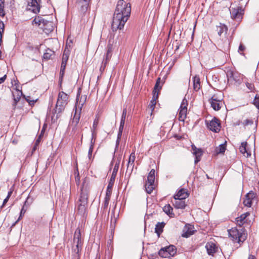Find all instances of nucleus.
Here are the masks:
<instances>
[{
  "label": "nucleus",
  "instance_id": "64",
  "mask_svg": "<svg viewBox=\"0 0 259 259\" xmlns=\"http://www.w3.org/2000/svg\"><path fill=\"white\" fill-rule=\"evenodd\" d=\"M194 35V27L193 28V30L192 31V36L193 37Z\"/></svg>",
  "mask_w": 259,
  "mask_h": 259
},
{
  "label": "nucleus",
  "instance_id": "28",
  "mask_svg": "<svg viewBox=\"0 0 259 259\" xmlns=\"http://www.w3.org/2000/svg\"><path fill=\"white\" fill-rule=\"evenodd\" d=\"M158 93L156 94L155 93H153V96L152 100L151 101L150 104L149 106V109L151 111V113L154 110L155 106L156 103V100L158 98Z\"/></svg>",
  "mask_w": 259,
  "mask_h": 259
},
{
  "label": "nucleus",
  "instance_id": "43",
  "mask_svg": "<svg viewBox=\"0 0 259 259\" xmlns=\"http://www.w3.org/2000/svg\"><path fill=\"white\" fill-rule=\"evenodd\" d=\"M109 200H110V199H109V198H105L104 204H103V208L104 209L107 208L108 205H109Z\"/></svg>",
  "mask_w": 259,
  "mask_h": 259
},
{
  "label": "nucleus",
  "instance_id": "3",
  "mask_svg": "<svg viewBox=\"0 0 259 259\" xmlns=\"http://www.w3.org/2000/svg\"><path fill=\"white\" fill-rule=\"evenodd\" d=\"M68 96L63 92H59L55 109L53 111L52 122H55L60 116V114L64 110L65 106L68 103Z\"/></svg>",
  "mask_w": 259,
  "mask_h": 259
},
{
  "label": "nucleus",
  "instance_id": "10",
  "mask_svg": "<svg viewBox=\"0 0 259 259\" xmlns=\"http://www.w3.org/2000/svg\"><path fill=\"white\" fill-rule=\"evenodd\" d=\"M187 105V101L185 99H183L179 110L178 118L180 121H184L186 117Z\"/></svg>",
  "mask_w": 259,
  "mask_h": 259
},
{
  "label": "nucleus",
  "instance_id": "37",
  "mask_svg": "<svg viewBox=\"0 0 259 259\" xmlns=\"http://www.w3.org/2000/svg\"><path fill=\"white\" fill-rule=\"evenodd\" d=\"M200 82L199 78L195 76V91L200 89Z\"/></svg>",
  "mask_w": 259,
  "mask_h": 259
},
{
  "label": "nucleus",
  "instance_id": "56",
  "mask_svg": "<svg viewBox=\"0 0 259 259\" xmlns=\"http://www.w3.org/2000/svg\"><path fill=\"white\" fill-rule=\"evenodd\" d=\"M7 75H5L3 77H0V84L4 82L6 79Z\"/></svg>",
  "mask_w": 259,
  "mask_h": 259
},
{
  "label": "nucleus",
  "instance_id": "14",
  "mask_svg": "<svg viewBox=\"0 0 259 259\" xmlns=\"http://www.w3.org/2000/svg\"><path fill=\"white\" fill-rule=\"evenodd\" d=\"M33 24L40 26V27L45 29V25L51 26L52 28V23L51 22L45 21L42 17L38 16L35 18L33 21Z\"/></svg>",
  "mask_w": 259,
  "mask_h": 259
},
{
  "label": "nucleus",
  "instance_id": "60",
  "mask_svg": "<svg viewBox=\"0 0 259 259\" xmlns=\"http://www.w3.org/2000/svg\"><path fill=\"white\" fill-rule=\"evenodd\" d=\"M248 259H256V258L255 256L250 254L249 255Z\"/></svg>",
  "mask_w": 259,
  "mask_h": 259
},
{
  "label": "nucleus",
  "instance_id": "5",
  "mask_svg": "<svg viewBox=\"0 0 259 259\" xmlns=\"http://www.w3.org/2000/svg\"><path fill=\"white\" fill-rule=\"evenodd\" d=\"M228 233L230 237L235 242H243L247 237V234L242 229L239 230L236 228H233L228 231Z\"/></svg>",
  "mask_w": 259,
  "mask_h": 259
},
{
  "label": "nucleus",
  "instance_id": "22",
  "mask_svg": "<svg viewBox=\"0 0 259 259\" xmlns=\"http://www.w3.org/2000/svg\"><path fill=\"white\" fill-rule=\"evenodd\" d=\"M135 158V154L134 152H132L130 156L127 165V169L130 170L131 172L133 171L134 167Z\"/></svg>",
  "mask_w": 259,
  "mask_h": 259
},
{
  "label": "nucleus",
  "instance_id": "41",
  "mask_svg": "<svg viewBox=\"0 0 259 259\" xmlns=\"http://www.w3.org/2000/svg\"><path fill=\"white\" fill-rule=\"evenodd\" d=\"M4 5L3 2H0V16H4L5 15V12L4 10Z\"/></svg>",
  "mask_w": 259,
  "mask_h": 259
},
{
  "label": "nucleus",
  "instance_id": "15",
  "mask_svg": "<svg viewBox=\"0 0 259 259\" xmlns=\"http://www.w3.org/2000/svg\"><path fill=\"white\" fill-rule=\"evenodd\" d=\"M194 233V226L191 224H186L183 230L182 236L184 238H188Z\"/></svg>",
  "mask_w": 259,
  "mask_h": 259
},
{
  "label": "nucleus",
  "instance_id": "18",
  "mask_svg": "<svg viewBox=\"0 0 259 259\" xmlns=\"http://www.w3.org/2000/svg\"><path fill=\"white\" fill-rule=\"evenodd\" d=\"M205 248L207 250V253L209 255H213L217 251L218 247L216 244L213 241H210L207 243L205 245Z\"/></svg>",
  "mask_w": 259,
  "mask_h": 259
},
{
  "label": "nucleus",
  "instance_id": "9",
  "mask_svg": "<svg viewBox=\"0 0 259 259\" xmlns=\"http://www.w3.org/2000/svg\"><path fill=\"white\" fill-rule=\"evenodd\" d=\"M254 203H257L256 194L252 191H250L245 195L243 203L245 206L251 207Z\"/></svg>",
  "mask_w": 259,
  "mask_h": 259
},
{
  "label": "nucleus",
  "instance_id": "55",
  "mask_svg": "<svg viewBox=\"0 0 259 259\" xmlns=\"http://www.w3.org/2000/svg\"><path fill=\"white\" fill-rule=\"evenodd\" d=\"M65 69H62V68L60 69V78L61 79L63 77V76L64 74Z\"/></svg>",
  "mask_w": 259,
  "mask_h": 259
},
{
  "label": "nucleus",
  "instance_id": "30",
  "mask_svg": "<svg viewBox=\"0 0 259 259\" xmlns=\"http://www.w3.org/2000/svg\"><path fill=\"white\" fill-rule=\"evenodd\" d=\"M163 210L170 217H174V214L172 213V208L169 204L165 205L163 208Z\"/></svg>",
  "mask_w": 259,
  "mask_h": 259
},
{
  "label": "nucleus",
  "instance_id": "6",
  "mask_svg": "<svg viewBox=\"0 0 259 259\" xmlns=\"http://www.w3.org/2000/svg\"><path fill=\"white\" fill-rule=\"evenodd\" d=\"M155 170L154 169H151L148 174L147 181L145 185V190L149 194H150L155 188Z\"/></svg>",
  "mask_w": 259,
  "mask_h": 259
},
{
  "label": "nucleus",
  "instance_id": "31",
  "mask_svg": "<svg viewBox=\"0 0 259 259\" xmlns=\"http://www.w3.org/2000/svg\"><path fill=\"white\" fill-rule=\"evenodd\" d=\"M203 154V151L201 149H197L195 147V163L200 160L201 157Z\"/></svg>",
  "mask_w": 259,
  "mask_h": 259
},
{
  "label": "nucleus",
  "instance_id": "12",
  "mask_svg": "<svg viewBox=\"0 0 259 259\" xmlns=\"http://www.w3.org/2000/svg\"><path fill=\"white\" fill-rule=\"evenodd\" d=\"M207 127L211 131L218 133L220 131L221 125L219 121L214 117L211 121H206Z\"/></svg>",
  "mask_w": 259,
  "mask_h": 259
},
{
  "label": "nucleus",
  "instance_id": "63",
  "mask_svg": "<svg viewBox=\"0 0 259 259\" xmlns=\"http://www.w3.org/2000/svg\"><path fill=\"white\" fill-rule=\"evenodd\" d=\"M12 193V191H10V192H8V196H7V197H8V198H9L10 197V196H11Z\"/></svg>",
  "mask_w": 259,
  "mask_h": 259
},
{
  "label": "nucleus",
  "instance_id": "47",
  "mask_svg": "<svg viewBox=\"0 0 259 259\" xmlns=\"http://www.w3.org/2000/svg\"><path fill=\"white\" fill-rule=\"evenodd\" d=\"M25 210H24V207H23L21 210V212H20V215L19 218V219H18V220L15 223V224L13 225H15L16 224V223H17L19 220L20 219H21V217L22 215H24V214L25 213Z\"/></svg>",
  "mask_w": 259,
  "mask_h": 259
},
{
  "label": "nucleus",
  "instance_id": "17",
  "mask_svg": "<svg viewBox=\"0 0 259 259\" xmlns=\"http://www.w3.org/2000/svg\"><path fill=\"white\" fill-rule=\"evenodd\" d=\"M227 77L228 78V81H231L232 80H234L238 83L241 82L239 75L237 72H234L231 70L228 71L227 72Z\"/></svg>",
  "mask_w": 259,
  "mask_h": 259
},
{
  "label": "nucleus",
  "instance_id": "53",
  "mask_svg": "<svg viewBox=\"0 0 259 259\" xmlns=\"http://www.w3.org/2000/svg\"><path fill=\"white\" fill-rule=\"evenodd\" d=\"M244 50L245 47L242 44H240L239 47L238 52L241 54V52H243Z\"/></svg>",
  "mask_w": 259,
  "mask_h": 259
},
{
  "label": "nucleus",
  "instance_id": "50",
  "mask_svg": "<svg viewBox=\"0 0 259 259\" xmlns=\"http://www.w3.org/2000/svg\"><path fill=\"white\" fill-rule=\"evenodd\" d=\"M125 119L121 118L119 129H123Z\"/></svg>",
  "mask_w": 259,
  "mask_h": 259
},
{
  "label": "nucleus",
  "instance_id": "34",
  "mask_svg": "<svg viewBox=\"0 0 259 259\" xmlns=\"http://www.w3.org/2000/svg\"><path fill=\"white\" fill-rule=\"evenodd\" d=\"M160 78H158L157 79L156 84L155 85L154 90H153V93H155L157 94H158V91L160 90L161 87L160 86Z\"/></svg>",
  "mask_w": 259,
  "mask_h": 259
},
{
  "label": "nucleus",
  "instance_id": "16",
  "mask_svg": "<svg viewBox=\"0 0 259 259\" xmlns=\"http://www.w3.org/2000/svg\"><path fill=\"white\" fill-rule=\"evenodd\" d=\"M209 103L211 107L215 111L219 110L223 105V102L220 100H218L214 96L209 100Z\"/></svg>",
  "mask_w": 259,
  "mask_h": 259
},
{
  "label": "nucleus",
  "instance_id": "24",
  "mask_svg": "<svg viewBox=\"0 0 259 259\" xmlns=\"http://www.w3.org/2000/svg\"><path fill=\"white\" fill-rule=\"evenodd\" d=\"M188 196V194L186 190L182 189L180 190L178 193L175 195L174 198L181 199H185Z\"/></svg>",
  "mask_w": 259,
  "mask_h": 259
},
{
  "label": "nucleus",
  "instance_id": "36",
  "mask_svg": "<svg viewBox=\"0 0 259 259\" xmlns=\"http://www.w3.org/2000/svg\"><path fill=\"white\" fill-rule=\"evenodd\" d=\"M94 142H92V141H91V145H90V148H89V152H88V157H89V159H91V156H92V152H93V148H94Z\"/></svg>",
  "mask_w": 259,
  "mask_h": 259
},
{
  "label": "nucleus",
  "instance_id": "32",
  "mask_svg": "<svg viewBox=\"0 0 259 259\" xmlns=\"http://www.w3.org/2000/svg\"><path fill=\"white\" fill-rule=\"evenodd\" d=\"M70 52V50L68 49V43H67L63 54L62 60L68 61Z\"/></svg>",
  "mask_w": 259,
  "mask_h": 259
},
{
  "label": "nucleus",
  "instance_id": "2",
  "mask_svg": "<svg viewBox=\"0 0 259 259\" xmlns=\"http://www.w3.org/2000/svg\"><path fill=\"white\" fill-rule=\"evenodd\" d=\"M88 197L89 188L88 184L84 181L82 183L80 193L78 199L76 201L77 212L83 217L87 215Z\"/></svg>",
  "mask_w": 259,
  "mask_h": 259
},
{
  "label": "nucleus",
  "instance_id": "19",
  "mask_svg": "<svg viewBox=\"0 0 259 259\" xmlns=\"http://www.w3.org/2000/svg\"><path fill=\"white\" fill-rule=\"evenodd\" d=\"M80 92L77 93L76 99V109L77 107L81 110L83 104L85 102L87 97L85 96H81L80 97Z\"/></svg>",
  "mask_w": 259,
  "mask_h": 259
},
{
  "label": "nucleus",
  "instance_id": "42",
  "mask_svg": "<svg viewBox=\"0 0 259 259\" xmlns=\"http://www.w3.org/2000/svg\"><path fill=\"white\" fill-rule=\"evenodd\" d=\"M112 192V188H107L106 191V196L105 198L110 199Z\"/></svg>",
  "mask_w": 259,
  "mask_h": 259
},
{
  "label": "nucleus",
  "instance_id": "7",
  "mask_svg": "<svg viewBox=\"0 0 259 259\" xmlns=\"http://www.w3.org/2000/svg\"><path fill=\"white\" fill-rule=\"evenodd\" d=\"M176 250L175 246L169 245L161 248L159 251V254L162 257H168L170 256H174L176 253Z\"/></svg>",
  "mask_w": 259,
  "mask_h": 259
},
{
  "label": "nucleus",
  "instance_id": "44",
  "mask_svg": "<svg viewBox=\"0 0 259 259\" xmlns=\"http://www.w3.org/2000/svg\"><path fill=\"white\" fill-rule=\"evenodd\" d=\"M253 104L259 109V97H255L254 100H253Z\"/></svg>",
  "mask_w": 259,
  "mask_h": 259
},
{
  "label": "nucleus",
  "instance_id": "59",
  "mask_svg": "<svg viewBox=\"0 0 259 259\" xmlns=\"http://www.w3.org/2000/svg\"><path fill=\"white\" fill-rule=\"evenodd\" d=\"M27 100V101L29 103V104L31 105V104H33L35 102V101L34 100H28V99H26Z\"/></svg>",
  "mask_w": 259,
  "mask_h": 259
},
{
  "label": "nucleus",
  "instance_id": "39",
  "mask_svg": "<svg viewBox=\"0 0 259 259\" xmlns=\"http://www.w3.org/2000/svg\"><path fill=\"white\" fill-rule=\"evenodd\" d=\"M52 54L53 52L51 50H49V52H47L44 53L43 57L45 59H50Z\"/></svg>",
  "mask_w": 259,
  "mask_h": 259
},
{
  "label": "nucleus",
  "instance_id": "62",
  "mask_svg": "<svg viewBox=\"0 0 259 259\" xmlns=\"http://www.w3.org/2000/svg\"><path fill=\"white\" fill-rule=\"evenodd\" d=\"M71 42H72L71 41H70V42H68V40L67 41V42H66V44L68 43V49H69V50H70V48L71 47V44H70Z\"/></svg>",
  "mask_w": 259,
  "mask_h": 259
},
{
  "label": "nucleus",
  "instance_id": "38",
  "mask_svg": "<svg viewBox=\"0 0 259 259\" xmlns=\"http://www.w3.org/2000/svg\"><path fill=\"white\" fill-rule=\"evenodd\" d=\"M245 84H246V87L248 89V90L250 92H254V91L255 88H254V84L253 83H249L248 82H246Z\"/></svg>",
  "mask_w": 259,
  "mask_h": 259
},
{
  "label": "nucleus",
  "instance_id": "48",
  "mask_svg": "<svg viewBox=\"0 0 259 259\" xmlns=\"http://www.w3.org/2000/svg\"><path fill=\"white\" fill-rule=\"evenodd\" d=\"M67 62V61L64 60L62 59V63H61V68H62V69H65Z\"/></svg>",
  "mask_w": 259,
  "mask_h": 259
},
{
  "label": "nucleus",
  "instance_id": "51",
  "mask_svg": "<svg viewBox=\"0 0 259 259\" xmlns=\"http://www.w3.org/2000/svg\"><path fill=\"white\" fill-rule=\"evenodd\" d=\"M126 113H127L126 109V108L123 109L121 118L125 119L126 116Z\"/></svg>",
  "mask_w": 259,
  "mask_h": 259
},
{
  "label": "nucleus",
  "instance_id": "11",
  "mask_svg": "<svg viewBox=\"0 0 259 259\" xmlns=\"http://www.w3.org/2000/svg\"><path fill=\"white\" fill-rule=\"evenodd\" d=\"M40 1L41 0H30L28 2L27 10L34 13H38L40 10Z\"/></svg>",
  "mask_w": 259,
  "mask_h": 259
},
{
  "label": "nucleus",
  "instance_id": "25",
  "mask_svg": "<svg viewBox=\"0 0 259 259\" xmlns=\"http://www.w3.org/2000/svg\"><path fill=\"white\" fill-rule=\"evenodd\" d=\"M120 160H121V157L120 156V157H118L116 163L114 165V167L113 168V171L112 172V175H111V181H112V179L113 180L114 178H115L116 176V175H117V171H118V170L119 168Z\"/></svg>",
  "mask_w": 259,
  "mask_h": 259
},
{
  "label": "nucleus",
  "instance_id": "46",
  "mask_svg": "<svg viewBox=\"0 0 259 259\" xmlns=\"http://www.w3.org/2000/svg\"><path fill=\"white\" fill-rule=\"evenodd\" d=\"M96 135L97 133L96 131L92 130V139L91 141H92V142H94L95 143V140L96 139Z\"/></svg>",
  "mask_w": 259,
  "mask_h": 259
},
{
  "label": "nucleus",
  "instance_id": "52",
  "mask_svg": "<svg viewBox=\"0 0 259 259\" xmlns=\"http://www.w3.org/2000/svg\"><path fill=\"white\" fill-rule=\"evenodd\" d=\"M252 123H253L252 121L250 119H246L243 122V123L245 125H248V124H252Z\"/></svg>",
  "mask_w": 259,
  "mask_h": 259
},
{
  "label": "nucleus",
  "instance_id": "54",
  "mask_svg": "<svg viewBox=\"0 0 259 259\" xmlns=\"http://www.w3.org/2000/svg\"><path fill=\"white\" fill-rule=\"evenodd\" d=\"M237 1L240 4H243L244 5V6L246 5L248 3L249 0H237Z\"/></svg>",
  "mask_w": 259,
  "mask_h": 259
},
{
  "label": "nucleus",
  "instance_id": "57",
  "mask_svg": "<svg viewBox=\"0 0 259 259\" xmlns=\"http://www.w3.org/2000/svg\"><path fill=\"white\" fill-rule=\"evenodd\" d=\"M79 117H76L75 116L74 117V118H73V122H75L76 124H77V123H78V122L79 121Z\"/></svg>",
  "mask_w": 259,
  "mask_h": 259
},
{
  "label": "nucleus",
  "instance_id": "45",
  "mask_svg": "<svg viewBox=\"0 0 259 259\" xmlns=\"http://www.w3.org/2000/svg\"><path fill=\"white\" fill-rule=\"evenodd\" d=\"M41 135H40L38 138H37V139L36 140V142H35V145L34 146V148H33V150H35V149L36 148V147L39 144L40 140H41Z\"/></svg>",
  "mask_w": 259,
  "mask_h": 259
},
{
  "label": "nucleus",
  "instance_id": "13",
  "mask_svg": "<svg viewBox=\"0 0 259 259\" xmlns=\"http://www.w3.org/2000/svg\"><path fill=\"white\" fill-rule=\"evenodd\" d=\"M90 0H77L76 6L81 13H84L89 6Z\"/></svg>",
  "mask_w": 259,
  "mask_h": 259
},
{
  "label": "nucleus",
  "instance_id": "27",
  "mask_svg": "<svg viewBox=\"0 0 259 259\" xmlns=\"http://www.w3.org/2000/svg\"><path fill=\"white\" fill-rule=\"evenodd\" d=\"M111 48L109 47L105 55V58L103 59L102 63L104 64V67H105L106 64L108 62L111 58Z\"/></svg>",
  "mask_w": 259,
  "mask_h": 259
},
{
  "label": "nucleus",
  "instance_id": "8",
  "mask_svg": "<svg viewBox=\"0 0 259 259\" xmlns=\"http://www.w3.org/2000/svg\"><path fill=\"white\" fill-rule=\"evenodd\" d=\"M73 243L75 244V248L73 249V251L75 253H78L81 249L82 245L81 233L79 229H76L75 232Z\"/></svg>",
  "mask_w": 259,
  "mask_h": 259
},
{
  "label": "nucleus",
  "instance_id": "58",
  "mask_svg": "<svg viewBox=\"0 0 259 259\" xmlns=\"http://www.w3.org/2000/svg\"><path fill=\"white\" fill-rule=\"evenodd\" d=\"M9 198L6 197V198L4 199V201H3V205H2V206H4L6 204V203L8 202V200H9Z\"/></svg>",
  "mask_w": 259,
  "mask_h": 259
},
{
  "label": "nucleus",
  "instance_id": "33",
  "mask_svg": "<svg viewBox=\"0 0 259 259\" xmlns=\"http://www.w3.org/2000/svg\"><path fill=\"white\" fill-rule=\"evenodd\" d=\"M226 150L225 144H221L215 149V152L217 154L223 153Z\"/></svg>",
  "mask_w": 259,
  "mask_h": 259
},
{
  "label": "nucleus",
  "instance_id": "1",
  "mask_svg": "<svg viewBox=\"0 0 259 259\" xmlns=\"http://www.w3.org/2000/svg\"><path fill=\"white\" fill-rule=\"evenodd\" d=\"M131 12V5L123 0L118 1L112 23V29H122L128 19Z\"/></svg>",
  "mask_w": 259,
  "mask_h": 259
},
{
  "label": "nucleus",
  "instance_id": "29",
  "mask_svg": "<svg viewBox=\"0 0 259 259\" xmlns=\"http://www.w3.org/2000/svg\"><path fill=\"white\" fill-rule=\"evenodd\" d=\"M165 226V223L163 222L162 223H158L156 225L155 228V233L157 234L158 236H160V234L163 231V229Z\"/></svg>",
  "mask_w": 259,
  "mask_h": 259
},
{
  "label": "nucleus",
  "instance_id": "23",
  "mask_svg": "<svg viewBox=\"0 0 259 259\" xmlns=\"http://www.w3.org/2000/svg\"><path fill=\"white\" fill-rule=\"evenodd\" d=\"M217 30L220 36H225L228 31V28L225 25L221 23L220 25L217 26Z\"/></svg>",
  "mask_w": 259,
  "mask_h": 259
},
{
  "label": "nucleus",
  "instance_id": "49",
  "mask_svg": "<svg viewBox=\"0 0 259 259\" xmlns=\"http://www.w3.org/2000/svg\"><path fill=\"white\" fill-rule=\"evenodd\" d=\"M115 178H114V179H112V181H111V178H110V182L108 184L107 188H112L115 181Z\"/></svg>",
  "mask_w": 259,
  "mask_h": 259
},
{
  "label": "nucleus",
  "instance_id": "4",
  "mask_svg": "<svg viewBox=\"0 0 259 259\" xmlns=\"http://www.w3.org/2000/svg\"><path fill=\"white\" fill-rule=\"evenodd\" d=\"M237 6L234 4H231L230 8V12L231 18L237 21H240L242 19L244 14V5L241 3Z\"/></svg>",
  "mask_w": 259,
  "mask_h": 259
},
{
  "label": "nucleus",
  "instance_id": "26",
  "mask_svg": "<svg viewBox=\"0 0 259 259\" xmlns=\"http://www.w3.org/2000/svg\"><path fill=\"white\" fill-rule=\"evenodd\" d=\"M249 215L248 212H246L241 214L239 217L236 219V221L238 225L241 226L244 222L245 218Z\"/></svg>",
  "mask_w": 259,
  "mask_h": 259
},
{
  "label": "nucleus",
  "instance_id": "21",
  "mask_svg": "<svg viewBox=\"0 0 259 259\" xmlns=\"http://www.w3.org/2000/svg\"><path fill=\"white\" fill-rule=\"evenodd\" d=\"M185 199H180L174 198V201L172 203L175 208L177 209H184L186 206Z\"/></svg>",
  "mask_w": 259,
  "mask_h": 259
},
{
  "label": "nucleus",
  "instance_id": "40",
  "mask_svg": "<svg viewBox=\"0 0 259 259\" xmlns=\"http://www.w3.org/2000/svg\"><path fill=\"white\" fill-rule=\"evenodd\" d=\"M98 123H99V119L98 118H96L94 121L92 130H94V131L96 130L97 126H98Z\"/></svg>",
  "mask_w": 259,
  "mask_h": 259
},
{
  "label": "nucleus",
  "instance_id": "20",
  "mask_svg": "<svg viewBox=\"0 0 259 259\" xmlns=\"http://www.w3.org/2000/svg\"><path fill=\"white\" fill-rule=\"evenodd\" d=\"M247 143L246 142H242L239 147L240 152L244 156L248 157L251 155L250 152L247 149Z\"/></svg>",
  "mask_w": 259,
  "mask_h": 259
},
{
  "label": "nucleus",
  "instance_id": "61",
  "mask_svg": "<svg viewBox=\"0 0 259 259\" xmlns=\"http://www.w3.org/2000/svg\"><path fill=\"white\" fill-rule=\"evenodd\" d=\"M191 81H192L193 86L194 87V76H192L191 77Z\"/></svg>",
  "mask_w": 259,
  "mask_h": 259
},
{
  "label": "nucleus",
  "instance_id": "35",
  "mask_svg": "<svg viewBox=\"0 0 259 259\" xmlns=\"http://www.w3.org/2000/svg\"><path fill=\"white\" fill-rule=\"evenodd\" d=\"M122 131H123L122 129L119 128V131H118V135H117V140H116V148H117L118 147V145L119 144L120 139H121V137L122 136Z\"/></svg>",
  "mask_w": 259,
  "mask_h": 259
}]
</instances>
